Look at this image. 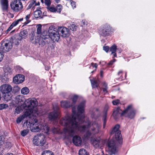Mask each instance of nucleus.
<instances>
[{"label":"nucleus","mask_w":155,"mask_h":155,"mask_svg":"<svg viewBox=\"0 0 155 155\" xmlns=\"http://www.w3.org/2000/svg\"><path fill=\"white\" fill-rule=\"evenodd\" d=\"M85 102V101H83L79 104L77 107V114L73 109L72 115L67 114L60 121L61 125L66 127L63 129V132L70 136H73L76 133V130H78L81 132L86 131L84 137L85 139H87L91 135L98 133L100 130L101 126L96 122L91 123L88 122L86 125H79L84 122L85 117L84 113Z\"/></svg>","instance_id":"obj_1"},{"label":"nucleus","mask_w":155,"mask_h":155,"mask_svg":"<svg viewBox=\"0 0 155 155\" xmlns=\"http://www.w3.org/2000/svg\"><path fill=\"white\" fill-rule=\"evenodd\" d=\"M24 125H26L27 128H30L31 130L33 132L39 131L41 130H46L45 132L47 133L48 132L49 129V127L43 123H38L37 119L35 117L29 118L28 120L26 121L24 123Z\"/></svg>","instance_id":"obj_2"},{"label":"nucleus","mask_w":155,"mask_h":155,"mask_svg":"<svg viewBox=\"0 0 155 155\" xmlns=\"http://www.w3.org/2000/svg\"><path fill=\"white\" fill-rule=\"evenodd\" d=\"M135 113V110L133 109L132 105H130L122 112L120 107L115 108L114 110L112 115L114 119L117 120L120 116L124 115L132 118L134 117Z\"/></svg>","instance_id":"obj_3"},{"label":"nucleus","mask_w":155,"mask_h":155,"mask_svg":"<svg viewBox=\"0 0 155 155\" xmlns=\"http://www.w3.org/2000/svg\"><path fill=\"white\" fill-rule=\"evenodd\" d=\"M26 102L28 104H27L26 103H25L28 108L26 110L31 111V115H33V113H36L37 114H38V113L36 110L37 108L36 107L38 105V102L36 99L33 98L31 99H29L26 100Z\"/></svg>","instance_id":"obj_4"},{"label":"nucleus","mask_w":155,"mask_h":155,"mask_svg":"<svg viewBox=\"0 0 155 155\" xmlns=\"http://www.w3.org/2000/svg\"><path fill=\"white\" fill-rule=\"evenodd\" d=\"M120 127L119 124L116 125L111 130L110 134L114 139H116L119 142H122V138L121 132L119 129Z\"/></svg>","instance_id":"obj_5"},{"label":"nucleus","mask_w":155,"mask_h":155,"mask_svg":"<svg viewBox=\"0 0 155 155\" xmlns=\"http://www.w3.org/2000/svg\"><path fill=\"white\" fill-rule=\"evenodd\" d=\"M113 30L111 27L108 24L101 26L100 28L99 33L101 35L103 36H109Z\"/></svg>","instance_id":"obj_6"},{"label":"nucleus","mask_w":155,"mask_h":155,"mask_svg":"<svg viewBox=\"0 0 155 155\" xmlns=\"http://www.w3.org/2000/svg\"><path fill=\"white\" fill-rule=\"evenodd\" d=\"M33 141L34 144L37 146H43L46 143L44 135L41 134H38L35 136Z\"/></svg>","instance_id":"obj_7"},{"label":"nucleus","mask_w":155,"mask_h":155,"mask_svg":"<svg viewBox=\"0 0 155 155\" xmlns=\"http://www.w3.org/2000/svg\"><path fill=\"white\" fill-rule=\"evenodd\" d=\"M12 9L15 12H18L21 11L23 8L22 3L19 0H15L10 4Z\"/></svg>","instance_id":"obj_8"},{"label":"nucleus","mask_w":155,"mask_h":155,"mask_svg":"<svg viewBox=\"0 0 155 155\" xmlns=\"http://www.w3.org/2000/svg\"><path fill=\"white\" fill-rule=\"evenodd\" d=\"M54 111L51 112L48 115V117L50 120H54L57 118L60 113L59 108L57 105H53Z\"/></svg>","instance_id":"obj_9"},{"label":"nucleus","mask_w":155,"mask_h":155,"mask_svg":"<svg viewBox=\"0 0 155 155\" xmlns=\"http://www.w3.org/2000/svg\"><path fill=\"white\" fill-rule=\"evenodd\" d=\"M49 34L47 35L48 36V38L51 40L52 41H58L59 40L60 37L58 32L55 30H53L52 31H49Z\"/></svg>","instance_id":"obj_10"},{"label":"nucleus","mask_w":155,"mask_h":155,"mask_svg":"<svg viewBox=\"0 0 155 155\" xmlns=\"http://www.w3.org/2000/svg\"><path fill=\"white\" fill-rule=\"evenodd\" d=\"M91 143L95 148H101L103 146L104 142L100 138H96L94 139L91 141Z\"/></svg>","instance_id":"obj_11"},{"label":"nucleus","mask_w":155,"mask_h":155,"mask_svg":"<svg viewBox=\"0 0 155 155\" xmlns=\"http://www.w3.org/2000/svg\"><path fill=\"white\" fill-rule=\"evenodd\" d=\"M58 31L61 36L64 37H68L69 35V31L68 29L64 27H60L58 28Z\"/></svg>","instance_id":"obj_12"},{"label":"nucleus","mask_w":155,"mask_h":155,"mask_svg":"<svg viewBox=\"0 0 155 155\" xmlns=\"http://www.w3.org/2000/svg\"><path fill=\"white\" fill-rule=\"evenodd\" d=\"M12 89L11 86L8 84H3L0 87V91L3 94L11 92Z\"/></svg>","instance_id":"obj_13"},{"label":"nucleus","mask_w":155,"mask_h":155,"mask_svg":"<svg viewBox=\"0 0 155 155\" xmlns=\"http://www.w3.org/2000/svg\"><path fill=\"white\" fill-rule=\"evenodd\" d=\"M31 111L29 110H26L22 115L18 117L16 120L17 124H19L21 121L27 117H29V118H31Z\"/></svg>","instance_id":"obj_14"},{"label":"nucleus","mask_w":155,"mask_h":155,"mask_svg":"<svg viewBox=\"0 0 155 155\" xmlns=\"http://www.w3.org/2000/svg\"><path fill=\"white\" fill-rule=\"evenodd\" d=\"M47 38H49L48 36L47 35H45L44 33H42L40 37V39H38V43L41 46H43L45 44H47L46 40Z\"/></svg>","instance_id":"obj_15"},{"label":"nucleus","mask_w":155,"mask_h":155,"mask_svg":"<svg viewBox=\"0 0 155 155\" xmlns=\"http://www.w3.org/2000/svg\"><path fill=\"white\" fill-rule=\"evenodd\" d=\"M12 42H10L8 43H5L4 45L2 46L0 49L3 52H6L12 49Z\"/></svg>","instance_id":"obj_16"},{"label":"nucleus","mask_w":155,"mask_h":155,"mask_svg":"<svg viewBox=\"0 0 155 155\" xmlns=\"http://www.w3.org/2000/svg\"><path fill=\"white\" fill-rule=\"evenodd\" d=\"M72 141L74 144L77 146H81L82 143V140L81 138L78 136H74Z\"/></svg>","instance_id":"obj_17"},{"label":"nucleus","mask_w":155,"mask_h":155,"mask_svg":"<svg viewBox=\"0 0 155 155\" xmlns=\"http://www.w3.org/2000/svg\"><path fill=\"white\" fill-rule=\"evenodd\" d=\"M46 40L47 44V48L49 50L50 49H54L55 46V42L51 40L49 38H47Z\"/></svg>","instance_id":"obj_18"},{"label":"nucleus","mask_w":155,"mask_h":155,"mask_svg":"<svg viewBox=\"0 0 155 155\" xmlns=\"http://www.w3.org/2000/svg\"><path fill=\"white\" fill-rule=\"evenodd\" d=\"M61 106L64 108H67L73 106L71 103L67 101H62L61 102Z\"/></svg>","instance_id":"obj_19"},{"label":"nucleus","mask_w":155,"mask_h":155,"mask_svg":"<svg viewBox=\"0 0 155 155\" xmlns=\"http://www.w3.org/2000/svg\"><path fill=\"white\" fill-rule=\"evenodd\" d=\"M24 98L22 96L20 95H18L15 97V103L17 104H22L24 102Z\"/></svg>","instance_id":"obj_20"},{"label":"nucleus","mask_w":155,"mask_h":155,"mask_svg":"<svg viewBox=\"0 0 155 155\" xmlns=\"http://www.w3.org/2000/svg\"><path fill=\"white\" fill-rule=\"evenodd\" d=\"M23 20V18H20L17 20V21H14L13 22L12 24L10 25L9 27L8 28L6 31L7 33L8 31H10L14 27L16 26L17 25H18V23L19 22L22 21Z\"/></svg>","instance_id":"obj_21"},{"label":"nucleus","mask_w":155,"mask_h":155,"mask_svg":"<svg viewBox=\"0 0 155 155\" xmlns=\"http://www.w3.org/2000/svg\"><path fill=\"white\" fill-rule=\"evenodd\" d=\"M1 2L2 10L4 11L7 10L8 5V0H1Z\"/></svg>","instance_id":"obj_22"},{"label":"nucleus","mask_w":155,"mask_h":155,"mask_svg":"<svg viewBox=\"0 0 155 155\" xmlns=\"http://www.w3.org/2000/svg\"><path fill=\"white\" fill-rule=\"evenodd\" d=\"M39 39H40V37L35 36L33 34H32L30 38V40L32 43L36 44L38 43Z\"/></svg>","instance_id":"obj_23"},{"label":"nucleus","mask_w":155,"mask_h":155,"mask_svg":"<svg viewBox=\"0 0 155 155\" xmlns=\"http://www.w3.org/2000/svg\"><path fill=\"white\" fill-rule=\"evenodd\" d=\"M98 111V109L96 108H94L92 110H91L90 114L92 118L96 119L98 117V116L96 115V112Z\"/></svg>","instance_id":"obj_24"},{"label":"nucleus","mask_w":155,"mask_h":155,"mask_svg":"<svg viewBox=\"0 0 155 155\" xmlns=\"http://www.w3.org/2000/svg\"><path fill=\"white\" fill-rule=\"evenodd\" d=\"M28 35V32L26 29L22 30L21 31L19 34V36L21 37L20 39L21 38H27Z\"/></svg>","instance_id":"obj_25"},{"label":"nucleus","mask_w":155,"mask_h":155,"mask_svg":"<svg viewBox=\"0 0 155 155\" xmlns=\"http://www.w3.org/2000/svg\"><path fill=\"white\" fill-rule=\"evenodd\" d=\"M4 96L5 100L7 101L11 100L12 99V95L10 92L4 94Z\"/></svg>","instance_id":"obj_26"},{"label":"nucleus","mask_w":155,"mask_h":155,"mask_svg":"<svg viewBox=\"0 0 155 155\" xmlns=\"http://www.w3.org/2000/svg\"><path fill=\"white\" fill-rule=\"evenodd\" d=\"M92 86L93 88L97 87L99 85V80L95 79L91 80Z\"/></svg>","instance_id":"obj_27"},{"label":"nucleus","mask_w":155,"mask_h":155,"mask_svg":"<svg viewBox=\"0 0 155 155\" xmlns=\"http://www.w3.org/2000/svg\"><path fill=\"white\" fill-rule=\"evenodd\" d=\"M34 14L35 18H38L41 16L42 13L41 10H37L34 12Z\"/></svg>","instance_id":"obj_28"},{"label":"nucleus","mask_w":155,"mask_h":155,"mask_svg":"<svg viewBox=\"0 0 155 155\" xmlns=\"http://www.w3.org/2000/svg\"><path fill=\"white\" fill-rule=\"evenodd\" d=\"M35 0H32L29 2V5L27 8L28 9H30L32 7H33V8L34 6L36 5V3L35 2Z\"/></svg>","instance_id":"obj_29"},{"label":"nucleus","mask_w":155,"mask_h":155,"mask_svg":"<svg viewBox=\"0 0 155 155\" xmlns=\"http://www.w3.org/2000/svg\"><path fill=\"white\" fill-rule=\"evenodd\" d=\"M29 89L28 88L26 87L23 88L21 90V94H27L29 93Z\"/></svg>","instance_id":"obj_30"},{"label":"nucleus","mask_w":155,"mask_h":155,"mask_svg":"<svg viewBox=\"0 0 155 155\" xmlns=\"http://www.w3.org/2000/svg\"><path fill=\"white\" fill-rule=\"evenodd\" d=\"M30 16V14L26 16L24 18L25 19L26 21L24 23V25H26L31 21V20L29 19Z\"/></svg>","instance_id":"obj_31"},{"label":"nucleus","mask_w":155,"mask_h":155,"mask_svg":"<svg viewBox=\"0 0 155 155\" xmlns=\"http://www.w3.org/2000/svg\"><path fill=\"white\" fill-rule=\"evenodd\" d=\"M79 155H89L87 152L84 149H80L79 152Z\"/></svg>","instance_id":"obj_32"},{"label":"nucleus","mask_w":155,"mask_h":155,"mask_svg":"<svg viewBox=\"0 0 155 155\" xmlns=\"http://www.w3.org/2000/svg\"><path fill=\"white\" fill-rule=\"evenodd\" d=\"M47 9L48 11H49L52 12H55V8L52 5L48 6L47 7Z\"/></svg>","instance_id":"obj_33"},{"label":"nucleus","mask_w":155,"mask_h":155,"mask_svg":"<svg viewBox=\"0 0 155 155\" xmlns=\"http://www.w3.org/2000/svg\"><path fill=\"white\" fill-rule=\"evenodd\" d=\"M62 9V6L61 5L59 4L57 5L56 7L55 8V12H57L60 13L61 12Z\"/></svg>","instance_id":"obj_34"},{"label":"nucleus","mask_w":155,"mask_h":155,"mask_svg":"<svg viewBox=\"0 0 155 155\" xmlns=\"http://www.w3.org/2000/svg\"><path fill=\"white\" fill-rule=\"evenodd\" d=\"M117 49V46L115 45H114L110 47V50L111 52V54H113L116 51Z\"/></svg>","instance_id":"obj_35"},{"label":"nucleus","mask_w":155,"mask_h":155,"mask_svg":"<svg viewBox=\"0 0 155 155\" xmlns=\"http://www.w3.org/2000/svg\"><path fill=\"white\" fill-rule=\"evenodd\" d=\"M12 71V69L9 67H7L4 70V72L5 75H8V74H11Z\"/></svg>","instance_id":"obj_36"},{"label":"nucleus","mask_w":155,"mask_h":155,"mask_svg":"<svg viewBox=\"0 0 155 155\" xmlns=\"http://www.w3.org/2000/svg\"><path fill=\"white\" fill-rule=\"evenodd\" d=\"M19 77V83H22L25 80V76L22 74H18Z\"/></svg>","instance_id":"obj_37"},{"label":"nucleus","mask_w":155,"mask_h":155,"mask_svg":"<svg viewBox=\"0 0 155 155\" xmlns=\"http://www.w3.org/2000/svg\"><path fill=\"white\" fill-rule=\"evenodd\" d=\"M21 40L20 39H18V38H14L12 39V43L13 44L15 45H18L19 44V41Z\"/></svg>","instance_id":"obj_38"},{"label":"nucleus","mask_w":155,"mask_h":155,"mask_svg":"<svg viewBox=\"0 0 155 155\" xmlns=\"http://www.w3.org/2000/svg\"><path fill=\"white\" fill-rule=\"evenodd\" d=\"M42 155H54V154L49 150H45L43 152Z\"/></svg>","instance_id":"obj_39"},{"label":"nucleus","mask_w":155,"mask_h":155,"mask_svg":"<svg viewBox=\"0 0 155 155\" xmlns=\"http://www.w3.org/2000/svg\"><path fill=\"white\" fill-rule=\"evenodd\" d=\"M78 98V96L76 95H74L72 96V103H71V104H73V106H74Z\"/></svg>","instance_id":"obj_40"},{"label":"nucleus","mask_w":155,"mask_h":155,"mask_svg":"<svg viewBox=\"0 0 155 155\" xmlns=\"http://www.w3.org/2000/svg\"><path fill=\"white\" fill-rule=\"evenodd\" d=\"M70 29L73 31H75L76 30L77 26H76V25L74 24H72L70 25V26H69Z\"/></svg>","instance_id":"obj_41"},{"label":"nucleus","mask_w":155,"mask_h":155,"mask_svg":"<svg viewBox=\"0 0 155 155\" xmlns=\"http://www.w3.org/2000/svg\"><path fill=\"white\" fill-rule=\"evenodd\" d=\"M8 107V105L7 104H0V110L6 109Z\"/></svg>","instance_id":"obj_42"},{"label":"nucleus","mask_w":155,"mask_h":155,"mask_svg":"<svg viewBox=\"0 0 155 155\" xmlns=\"http://www.w3.org/2000/svg\"><path fill=\"white\" fill-rule=\"evenodd\" d=\"M18 77V74L14 77L13 78V81L14 83L16 84H20L19 83V81Z\"/></svg>","instance_id":"obj_43"},{"label":"nucleus","mask_w":155,"mask_h":155,"mask_svg":"<svg viewBox=\"0 0 155 155\" xmlns=\"http://www.w3.org/2000/svg\"><path fill=\"white\" fill-rule=\"evenodd\" d=\"M4 136L0 135V147L4 143Z\"/></svg>","instance_id":"obj_44"},{"label":"nucleus","mask_w":155,"mask_h":155,"mask_svg":"<svg viewBox=\"0 0 155 155\" xmlns=\"http://www.w3.org/2000/svg\"><path fill=\"white\" fill-rule=\"evenodd\" d=\"M41 26L40 24L37 25V33L38 34H41Z\"/></svg>","instance_id":"obj_45"},{"label":"nucleus","mask_w":155,"mask_h":155,"mask_svg":"<svg viewBox=\"0 0 155 155\" xmlns=\"http://www.w3.org/2000/svg\"><path fill=\"white\" fill-rule=\"evenodd\" d=\"M21 110V107L20 106L17 107L15 110V114H19Z\"/></svg>","instance_id":"obj_46"},{"label":"nucleus","mask_w":155,"mask_h":155,"mask_svg":"<svg viewBox=\"0 0 155 155\" xmlns=\"http://www.w3.org/2000/svg\"><path fill=\"white\" fill-rule=\"evenodd\" d=\"M28 133V130H24L21 132V134L22 136L26 135Z\"/></svg>","instance_id":"obj_47"},{"label":"nucleus","mask_w":155,"mask_h":155,"mask_svg":"<svg viewBox=\"0 0 155 155\" xmlns=\"http://www.w3.org/2000/svg\"><path fill=\"white\" fill-rule=\"evenodd\" d=\"M112 103L113 105H117L120 103V101L119 100L117 99L113 101Z\"/></svg>","instance_id":"obj_48"},{"label":"nucleus","mask_w":155,"mask_h":155,"mask_svg":"<svg viewBox=\"0 0 155 155\" xmlns=\"http://www.w3.org/2000/svg\"><path fill=\"white\" fill-rule=\"evenodd\" d=\"M70 2L73 9L76 8V3L75 2L71 0L70 1Z\"/></svg>","instance_id":"obj_49"},{"label":"nucleus","mask_w":155,"mask_h":155,"mask_svg":"<svg viewBox=\"0 0 155 155\" xmlns=\"http://www.w3.org/2000/svg\"><path fill=\"white\" fill-rule=\"evenodd\" d=\"M44 3L45 5L48 6L50 5L51 4V1L50 0H45L44 1Z\"/></svg>","instance_id":"obj_50"},{"label":"nucleus","mask_w":155,"mask_h":155,"mask_svg":"<svg viewBox=\"0 0 155 155\" xmlns=\"http://www.w3.org/2000/svg\"><path fill=\"white\" fill-rule=\"evenodd\" d=\"M107 112H104V115L103 116V124H106L107 119Z\"/></svg>","instance_id":"obj_51"},{"label":"nucleus","mask_w":155,"mask_h":155,"mask_svg":"<svg viewBox=\"0 0 155 155\" xmlns=\"http://www.w3.org/2000/svg\"><path fill=\"white\" fill-rule=\"evenodd\" d=\"M53 132L55 133H58V130H60V129L59 128L54 127L52 130Z\"/></svg>","instance_id":"obj_52"},{"label":"nucleus","mask_w":155,"mask_h":155,"mask_svg":"<svg viewBox=\"0 0 155 155\" xmlns=\"http://www.w3.org/2000/svg\"><path fill=\"white\" fill-rule=\"evenodd\" d=\"M109 49V48L108 46H104L103 47V50L106 52H107Z\"/></svg>","instance_id":"obj_53"},{"label":"nucleus","mask_w":155,"mask_h":155,"mask_svg":"<svg viewBox=\"0 0 155 155\" xmlns=\"http://www.w3.org/2000/svg\"><path fill=\"white\" fill-rule=\"evenodd\" d=\"M116 61V60L115 59H114L112 60H111L108 63V64L110 65H112L113 63Z\"/></svg>","instance_id":"obj_54"},{"label":"nucleus","mask_w":155,"mask_h":155,"mask_svg":"<svg viewBox=\"0 0 155 155\" xmlns=\"http://www.w3.org/2000/svg\"><path fill=\"white\" fill-rule=\"evenodd\" d=\"M91 65L93 66V67H94L96 68H97V65L96 63H91Z\"/></svg>","instance_id":"obj_55"},{"label":"nucleus","mask_w":155,"mask_h":155,"mask_svg":"<svg viewBox=\"0 0 155 155\" xmlns=\"http://www.w3.org/2000/svg\"><path fill=\"white\" fill-rule=\"evenodd\" d=\"M82 24L83 25H87V22L85 20H82Z\"/></svg>","instance_id":"obj_56"},{"label":"nucleus","mask_w":155,"mask_h":155,"mask_svg":"<svg viewBox=\"0 0 155 155\" xmlns=\"http://www.w3.org/2000/svg\"><path fill=\"white\" fill-rule=\"evenodd\" d=\"M103 91L105 94L107 93V88H104L103 89Z\"/></svg>","instance_id":"obj_57"},{"label":"nucleus","mask_w":155,"mask_h":155,"mask_svg":"<svg viewBox=\"0 0 155 155\" xmlns=\"http://www.w3.org/2000/svg\"><path fill=\"white\" fill-rule=\"evenodd\" d=\"M123 73V71L121 70H120L118 71L117 73V75L118 76H120Z\"/></svg>","instance_id":"obj_58"},{"label":"nucleus","mask_w":155,"mask_h":155,"mask_svg":"<svg viewBox=\"0 0 155 155\" xmlns=\"http://www.w3.org/2000/svg\"><path fill=\"white\" fill-rule=\"evenodd\" d=\"M103 86L104 87V88H107V84L105 82L103 83Z\"/></svg>","instance_id":"obj_59"},{"label":"nucleus","mask_w":155,"mask_h":155,"mask_svg":"<svg viewBox=\"0 0 155 155\" xmlns=\"http://www.w3.org/2000/svg\"><path fill=\"white\" fill-rule=\"evenodd\" d=\"M50 69V68L48 66H45V69L46 70L48 71Z\"/></svg>","instance_id":"obj_60"},{"label":"nucleus","mask_w":155,"mask_h":155,"mask_svg":"<svg viewBox=\"0 0 155 155\" xmlns=\"http://www.w3.org/2000/svg\"><path fill=\"white\" fill-rule=\"evenodd\" d=\"M103 71H100V76L101 77H103Z\"/></svg>","instance_id":"obj_61"},{"label":"nucleus","mask_w":155,"mask_h":155,"mask_svg":"<svg viewBox=\"0 0 155 155\" xmlns=\"http://www.w3.org/2000/svg\"><path fill=\"white\" fill-rule=\"evenodd\" d=\"M113 54L114 57H117V54L115 52H114Z\"/></svg>","instance_id":"obj_62"},{"label":"nucleus","mask_w":155,"mask_h":155,"mask_svg":"<svg viewBox=\"0 0 155 155\" xmlns=\"http://www.w3.org/2000/svg\"><path fill=\"white\" fill-rule=\"evenodd\" d=\"M17 68L20 71H21V70H22V69L20 68L19 66H18L17 67Z\"/></svg>","instance_id":"obj_63"},{"label":"nucleus","mask_w":155,"mask_h":155,"mask_svg":"<svg viewBox=\"0 0 155 155\" xmlns=\"http://www.w3.org/2000/svg\"><path fill=\"white\" fill-rule=\"evenodd\" d=\"M6 155H14L12 153H7Z\"/></svg>","instance_id":"obj_64"}]
</instances>
